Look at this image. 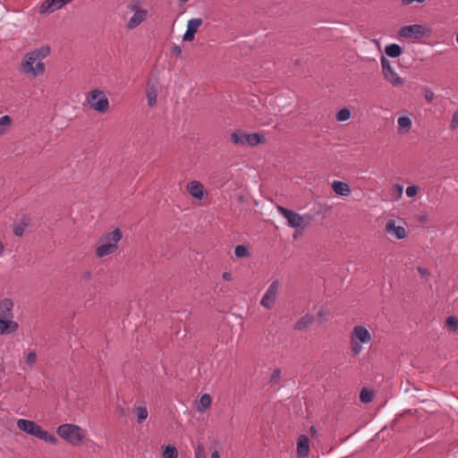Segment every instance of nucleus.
Instances as JSON below:
<instances>
[{
    "mask_svg": "<svg viewBox=\"0 0 458 458\" xmlns=\"http://www.w3.org/2000/svg\"><path fill=\"white\" fill-rule=\"evenodd\" d=\"M50 53L47 46H43L26 54L21 62L22 72L34 77L39 76L45 72V65L42 60Z\"/></svg>",
    "mask_w": 458,
    "mask_h": 458,
    "instance_id": "nucleus-1",
    "label": "nucleus"
},
{
    "mask_svg": "<svg viewBox=\"0 0 458 458\" xmlns=\"http://www.w3.org/2000/svg\"><path fill=\"white\" fill-rule=\"evenodd\" d=\"M17 428L28 435L33 436L40 440L52 445H57L58 439L48 431L43 429L33 420L19 419L16 422Z\"/></svg>",
    "mask_w": 458,
    "mask_h": 458,
    "instance_id": "nucleus-2",
    "label": "nucleus"
},
{
    "mask_svg": "<svg viewBox=\"0 0 458 458\" xmlns=\"http://www.w3.org/2000/svg\"><path fill=\"white\" fill-rule=\"evenodd\" d=\"M122 237L123 234L119 228L105 233L99 240V245L96 249V256L104 258L114 253L118 249V242Z\"/></svg>",
    "mask_w": 458,
    "mask_h": 458,
    "instance_id": "nucleus-3",
    "label": "nucleus"
},
{
    "mask_svg": "<svg viewBox=\"0 0 458 458\" xmlns=\"http://www.w3.org/2000/svg\"><path fill=\"white\" fill-rule=\"evenodd\" d=\"M372 342L370 332L361 325L355 326L350 335V346L354 356L360 354L364 344Z\"/></svg>",
    "mask_w": 458,
    "mask_h": 458,
    "instance_id": "nucleus-4",
    "label": "nucleus"
},
{
    "mask_svg": "<svg viewBox=\"0 0 458 458\" xmlns=\"http://www.w3.org/2000/svg\"><path fill=\"white\" fill-rule=\"evenodd\" d=\"M57 435L73 446H79L86 437V431L75 424H63L56 428Z\"/></svg>",
    "mask_w": 458,
    "mask_h": 458,
    "instance_id": "nucleus-5",
    "label": "nucleus"
},
{
    "mask_svg": "<svg viewBox=\"0 0 458 458\" xmlns=\"http://www.w3.org/2000/svg\"><path fill=\"white\" fill-rule=\"evenodd\" d=\"M86 102L92 110L100 114L106 112L110 107L106 93L98 89H92L87 94Z\"/></svg>",
    "mask_w": 458,
    "mask_h": 458,
    "instance_id": "nucleus-6",
    "label": "nucleus"
},
{
    "mask_svg": "<svg viewBox=\"0 0 458 458\" xmlns=\"http://www.w3.org/2000/svg\"><path fill=\"white\" fill-rule=\"evenodd\" d=\"M126 9L128 12L132 13V16L126 24L128 30L135 29L147 19L148 11L141 7L138 0H131L127 4Z\"/></svg>",
    "mask_w": 458,
    "mask_h": 458,
    "instance_id": "nucleus-7",
    "label": "nucleus"
},
{
    "mask_svg": "<svg viewBox=\"0 0 458 458\" xmlns=\"http://www.w3.org/2000/svg\"><path fill=\"white\" fill-rule=\"evenodd\" d=\"M430 29L422 24H411L402 26L398 34L400 37L411 39H420L430 35Z\"/></svg>",
    "mask_w": 458,
    "mask_h": 458,
    "instance_id": "nucleus-8",
    "label": "nucleus"
},
{
    "mask_svg": "<svg viewBox=\"0 0 458 458\" xmlns=\"http://www.w3.org/2000/svg\"><path fill=\"white\" fill-rule=\"evenodd\" d=\"M380 62L384 78L394 87L403 85L404 81L399 76L395 69L392 66L390 61L382 55Z\"/></svg>",
    "mask_w": 458,
    "mask_h": 458,
    "instance_id": "nucleus-9",
    "label": "nucleus"
},
{
    "mask_svg": "<svg viewBox=\"0 0 458 458\" xmlns=\"http://www.w3.org/2000/svg\"><path fill=\"white\" fill-rule=\"evenodd\" d=\"M400 219L391 218L386 221L385 230L387 234L397 239L403 240L406 237L407 232Z\"/></svg>",
    "mask_w": 458,
    "mask_h": 458,
    "instance_id": "nucleus-10",
    "label": "nucleus"
},
{
    "mask_svg": "<svg viewBox=\"0 0 458 458\" xmlns=\"http://www.w3.org/2000/svg\"><path fill=\"white\" fill-rule=\"evenodd\" d=\"M276 210L286 220L289 227L299 228L302 225L303 217L297 212L279 205L276 206Z\"/></svg>",
    "mask_w": 458,
    "mask_h": 458,
    "instance_id": "nucleus-11",
    "label": "nucleus"
},
{
    "mask_svg": "<svg viewBox=\"0 0 458 458\" xmlns=\"http://www.w3.org/2000/svg\"><path fill=\"white\" fill-rule=\"evenodd\" d=\"M279 286L280 283L278 280H275L269 284L260 301L261 306L266 309H271L274 306L277 297Z\"/></svg>",
    "mask_w": 458,
    "mask_h": 458,
    "instance_id": "nucleus-12",
    "label": "nucleus"
},
{
    "mask_svg": "<svg viewBox=\"0 0 458 458\" xmlns=\"http://www.w3.org/2000/svg\"><path fill=\"white\" fill-rule=\"evenodd\" d=\"M72 0H45L39 8V13H52L55 11L61 9L65 4L71 3Z\"/></svg>",
    "mask_w": 458,
    "mask_h": 458,
    "instance_id": "nucleus-13",
    "label": "nucleus"
},
{
    "mask_svg": "<svg viewBox=\"0 0 458 458\" xmlns=\"http://www.w3.org/2000/svg\"><path fill=\"white\" fill-rule=\"evenodd\" d=\"M202 23L203 21L201 18H193L189 20L187 22V30L183 34V40L192 41L194 39L195 33Z\"/></svg>",
    "mask_w": 458,
    "mask_h": 458,
    "instance_id": "nucleus-14",
    "label": "nucleus"
},
{
    "mask_svg": "<svg viewBox=\"0 0 458 458\" xmlns=\"http://www.w3.org/2000/svg\"><path fill=\"white\" fill-rule=\"evenodd\" d=\"M19 328V324L13 318L0 319V335H10Z\"/></svg>",
    "mask_w": 458,
    "mask_h": 458,
    "instance_id": "nucleus-15",
    "label": "nucleus"
},
{
    "mask_svg": "<svg viewBox=\"0 0 458 458\" xmlns=\"http://www.w3.org/2000/svg\"><path fill=\"white\" fill-rule=\"evenodd\" d=\"M13 307L14 303L13 301L9 299L5 298L0 301V319H5V318H13Z\"/></svg>",
    "mask_w": 458,
    "mask_h": 458,
    "instance_id": "nucleus-16",
    "label": "nucleus"
},
{
    "mask_svg": "<svg viewBox=\"0 0 458 458\" xmlns=\"http://www.w3.org/2000/svg\"><path fill=\"white\" fill-rule=\"evenodd\" d=\"M310 452V439L306 435L299 436L297 439V455L299 458H306Z\"/></svg>",
    "mask_w": 458,
    "mask_h": 458,
    "instance_id": "nucleus-17",
    "label": "nucleus"
},
{
    "mask_svg": "<svg viewBox=\"0 0 458 458\" xmlns=\"http://www.w3.org/2000/svg\"><path fill=\"white\" fill-rule=\"evenodd\" d=\"M187 191L190 195L197 199L204 197V187L199 181H191L187 185Z\"/></svg>",
    "mask_w": 458,
    "mask_h": 458,
    "instance_id": "nucleus-18",
    "label": "nucleus"
},
{
    "mask_svg": "<svg viewBox=\"0 0 458 458\" xmlns=\"http://www.w3.org/2000/svg\"><path fill=\"white\" fill-rule=\"evenodd\" d=\"M332 188L336 194L341 196H348L351 193L350 186L341 181H334L332 182Z\"/></svg>",
    "mask_w": 458,
    "mask_h": 458,
    "instance_id": "nucleus-19",
    "label": "nucleus"
},
{
    "mask_svg": "<svg viewBox=\"0 0 458 458\" xmlns=\"http://www.w3.org/2000/svg\"><path fill=\"white\" fill-rule=\"evenodd\" d=\"M385 53L389 57L396 58L403 54V48L398 44L391 43L385 47Z\"/></svg>",
    "mask_w": 458,
    "mask_h": 458,
    "instance_id": "nucleus-20",
    "label": "nucleus"
},
{
    "mask_svg": "<svg viewBox=\"0 0 458 458\" xmlns=\"http://www.w3.org/2000/svg\"><path fill=\"white\" fill-rule=\"evenodd\" d=\"M211 404V397L208 394H203L199 400L197 404V411L199 412H205Z\"/></svg>",
    "mask_w": 458,
    "mask_h": 458,
    "instance_id": "nucleus-21",
    "label": "nucleus"
},
{
    "mask_svg": "<svg viewBox=\"0 0 458 458\" xmlns=\"http://www.w3.org/2000/svg\"><path fill=\"white\" fill-rule=\"evenodd\" d=\"M133 412L136 415L137 422L141 424L148 415V411L146 406L136 405L133 409Z\"/></svg>",
    "mask_w": 458,
    "mask_h": 458,
    "instance_id": "nucleus-22",
    "label": "nucleus"
},
{
    "mask_svg": "<svg viewBox=\"0 0 458 458\" xmlns=\"http://www.w3.org/2000/svg\"><path fill=\"white\" fill-rule=\"evenodd\" d=\"M146 97H147L148 105L149 106H153L156 105L157 99V89L154 85L148 86Z\"/></svg>",
    "mask_w": 458,
    "mask_h": 458,
    "instance_id": "nucleus-23",
    "label": "nucleus"
},
{
    "mask_svg": "<svg viewBox=\"0 0 458 458\" xmlns=\"http://www.w3.org/2000/svg\"><path fill=\"white\" fill-rule=\"evenodd\" d=\"M314 321V317L311 314L304 315L300 320H298L294 326L297 330H303L309 327Z\"/></svg>",
    "mask_w": 458,
    "mask_h": 458,
    "instance_id": "nucleus-24",
    "label": "nucleus"
},
{
    "mask_svg": "<svg viewBox=\"0 0 458 458\" xmlns=\"http://www.w3.org/2000/svg\"><path fill=\"white\" fill-rule=\"evenodd\" d=\"M13 120L11 116L4 114L0 117V136L6 133L12 126Z\"/></svg>",
    "mask_w": 458,
    "mask_h": 458,
    "instance_id": "nucleus-25",
    "label": "nucleus"
},
{
    "mask_svg": "<svg viewBox=\"0 0 458 458\" xmlns=\"http://www.w3.org/2000/svg\"><path fill=\"white\" fill-rule=\"evenodd\" d=\"M398 127L400 131L403 132H407L411 130L412 122L411 119L408 116H401L397 120Z\"/></svg>",
    "mask_w": 458,
    "mask_h": 458,
    "instance_id": "nucleus-26",
    "label": "nucleus"
},
{
    "mask_svg": "<svg viewBox=\"0 0 458 458\" xmlns=\"http://www.w3.org/2000/svg\"><path fill=\"white\" fill-rule=\"evenodd\" d=\"M163 458H178V450L173 445H167L163 446L162 452Z\"/></svg>",
    "mask_w": 458,
    "mask_h": 458,
    "instance_id": "nucleus-27",
    "label": "nucleus"
},
{
    "mask_svg": "<svg viewBox=\"0 0 458 458\" xmlns=\"http://www.w3.org/2000/svg\"><path fill=\"white\" fill-rule=\"evenodd\" d=\"M247 133L242 131H236L231 134L232 141L236 145L246 144Z\"/></svg>",
    "mask_w": 458,
    "mask_h": 458,
    "instance_id": "nucleus-28",
    "label": "nucleus"
},
{
    "mask_svg": "<svg viewBox=\"0 0 458 458\" xmlns=\"http://www.w3.org/2000/svg\"><path fill=\"white\" fill-rule=\"evenodd\" d=\"M262 142V136L259 133H247L246 144L250 146H256Z\"/></svg>",
    "mask_w": 458,
    "mask_h": 458,
    "instance_id": "nucleus-29",
    "label": "nucleus"
},
{
    "mask_svg": "<svg viewBox=\"0 0 458 458\" xmlns=\"http://www.w3.org/2000/svg\"><path fill=\"white\" fill-rule=\"evenodd\" d=\"M374 398V393L371 390L363 388L360 394V399L364 403H370Z\"/></svg>",
    "mask_w": 458,
    "mask_h": 458,
    "instance_id": "nucleus-30",
    "label": "nucleus"
},
{
    "mask_svg": "<svg viewBox=\"0 0 458 458\" xmlns=\"http://www.w3.org/2000/svg\"><path fill=\"white\" fill-rule=\"evenodd\" d=\"M350 117L351 112L348 108L345 107L340 109L335 114V118L338 122L347 121L348 119H350Z\"/></svg>",
    "mask_w": 458,
    "mask_h": 458,
    "instance_id": "nucleus-31",
    "label": "nucleus"
},
{
    "mask_svg": "<svg viewBox=\"0 0 458 458\" xmlns=\"http://www.w3.org/2000/svg\"><path fill=\"white\" fill-rule=\"evenodd\" d=\"M234 255L237 258H245L250 256V252L247 246L241 244L234 248Z\"/></svg>",
    "mask_w": 458,
    "mask_h": 458,
    "instance_id": "nucleus-32",
    "label": "nucleus"
},
{
    "mask_svg": "<svg viewBox=\"0 0 458 458\" xmlns=\"http://www.w3.org/2000/svg\"><path fill=\"white\" fill-rule=\"evenodd\" d=\"M445 325L452 331L458 330V318L455 316L447 317L445 319Z\"/></svg>",
    "mask_w": 458,
    "mask_h": 458,
    "instance_id": "nucleus-33",
    "label": "nucleus"
},
{
    "mask_svg": "<svg viewBox=\"0 0 458 458\" xmlns=\"http://www.w3.org/2000/svg\"><path fill=\"white\" fill-rule=\"evenodd\" d=\"M37 360V353L34 352V351H30L28 352V354L26 355V358H25V362L32 367L35 362Z\"/></svg>",
    "mask_w": 458,
    "mask_h": 458,
    "instance_id": "nucleus-34",
    "label": "nucleus"
},
{
    "mask_svg": "<svg viewBox=\"0 0 458 458\" xmlns=\"http://www.w3.org/2000/svg\"><path fill=\"white\" fill-rule=\"evenodd\" d=\"M405 192H406L407 197L412 198V197L417 195V193H418V187L415 186V185H409L406 188Z\"/></svg>",
    "mask_w": 458,
    "mask_h": 458,
    "instance_id": "nucleus-35",
    "label": "nucleus"
},
{
    "mask_svg": "<svg viewBox=\"0 0 458 458\" xmlns=\"http://www.w3.org/2000/svg\"><path fill=\"white\" fill-rule=\"evenodd\" d=\"M280 377H281V371H280V369H276L272 372L270 381L271 382H278V380L280 379Z\"/></svg>",
    "mask_w": 458,
    "mask_h": 458,
    "instance_id": "nucleus-36",
    "label": "nucleus"
},
{
    "mask_svg": "<svg viewBox=\"0 0 458 458\" xmlns=\"http://www.w3.org/2000/svg\"><path fill=\"white\" fill-rule=\"evenodd\" d=\"M458 127V110L454 112L451 121V128L456 129Z\"/></svg>",
    "mask_w": 458,
    "mask_h": 458,
    "instance_id": "nucleus-37",
    "label": "nucleus"
},
{
    "mask_svg": "<svg viewBox=\"0 0 458 458\" xmlns=\"http://www.w3.org/2000/svg\"><path fill=\"white\" fill-rule=\"evenodd\" d=\"M435 98V94L432 90L427 89L425 92V98L428 102H432Z\"/></svg>",
    "mask_w": 458,
    "mask_h": 458,
    "instance_id": "nucleus-38",
    "label": "nucleus"
},
{
    "mask_svg": "<svg viewBox=\"0 0 458 458\" xmlns=\"http://www.w3.org/2000/svg\"><path fill=\"white\" fill-rule=\"evenodd\" d=\"M195 458H206L203 448L201 446H198L195 452Z\"/></svg>",
    "mask_w": 458,
    "mask_h": 458,
    "instance_id": "nucleus-39",
    "label": "nucleus"
},
{
    "mask_svg": "<svg viewBox=\"0 0 458 458\" xmlns=\"http://www.w3.org/2000/svg\"><path fill=\"white\" fill-rule=\"evenodd\" d=\"M425 1L426 0H402V4L403 5H409V4H411L414 3V2L421 4V3H424Z\"/></svg>",
    "mask_w": 458,
    "mask_h": 458,
    "instance_id": "nucleus-40",
    "label": "nucleus"
},
{
    "mask_svg": "<svg viewBox=\"0 0 458 458\" xmlns=\"http://www.w3.org/2000/svg\"><path fill=\"white\" fill-rule=\"evenodd\" d=\"M172 52L176 55H181L182 53V48L180 46H174L173 48H172Z\"/></svg>",
    "mask_w": 458,
    "mask_h": 458,
    "instance_id": "nucleus-41",
    "label": "nucleus"
},
{
    "mask_svg": "<svg viewBox=\"0 0 458 458\" xmlns=\"http://www.w3.org/2000/svg\"><path fill=\"white\" fill-rule=\"evenodd\" d=\"M418 272H419V273L420 274V276H423V277H424V276H426L427 275H428V270H427L426 268H424V267H418Z\"/></svg>",
    "mask_w": 458,
    "mask_h": 458,
    "instance_id": "nucleus-42",
    "label": "nucleus"
},
{
    "mask_svg": "<svg viewBox=\"0 0 458 458\" xmlns=\"http://www.w3.org/2000/svg\"><path fill=\"white\" fill-rule=\"evenodd\" d=\"M222 277L225 281H230L232 279V275L229 272H224Z\"/></svg>",
    "mask_w": 458,
    "mask_h": 458,
    "instance_id": "nucleus-43",
    "label": "nucleus"
},
{
    "mask_svg": "<svg viewBox=\"0 0 458 458\" xmlns=\"http://www.w3.org/2000/svg\"><path fill=\"white\" fill-rule=\"evenodd\" d=\"M14 233H15V234H16V235H18V236H21V235H22V233H23V230H22V228L16 227V228L14 229Z\"/></svg>",
    "mask_w": 458,
    "mask_h": 458,
    "instance_id": "nucleus-44",
    "label": "nucleus"
},
{
    "mask_svg": "<svg viewBox=\"0 0 458 458\" xmlns=\"http://www.w3.org/2000/svg\"><path fill=\"white\" fill-rule=\"evenodd\" d=\"M327 314V310L325 308H321L320 310L318 312V315L319 317H324Z\"/></svg>",
    "mask_w": 458,
    "mask_h": 458,
    "instance_id": "nucleus-45",
    "label": "nucleus"
},
{
    "mask_svg": "<svg viewBox=\"0 0 458 458\" xmlns=\"http://www.w3.org/2000/svg\"><path fill=\"white\" fill-rule=\"evenodd\" d=\"M211 458H220L219 453L217 451L212 452Z\"/></svg>",
    "mask_w": 458,
    "mask_h": 458,
    "instance_id": "nucleus-46",
    "label": "nucleus"
},
{
    "mask_svg": "<svg viewBox=\"0 0 458 458\" xmlns=\"http://www.w3.org/2000/svg\"><path fill=\"white\" fill-rule=\"evenodd\" d=\"M396 188H397L398 194L401 196L403 194V186L397 184Z\"/></svg>",
    "mask_w": 458,
    "mask_h": 458,
    "instance_id": "nucleus-47",
    "label": "nucleus"
},
{
    "mask_svg": "<svg viewBox=\"0 0 458 458\" xmlns=\"http://www.w3.org/2000/svg\"><path fill=\"white\" fill-rule=\"evenodd\" d=\"M310 433H311L312 436H316L317 435L318 431H317V429H316V428L314 426L310 427Z\"/></svg>",
    "mask_w": 458,
    "mask_h": 458,
    "instance_id": "nucleus-48",
    "label": "nucleus"
},
{
    "mask_svg": "<svg viewBox=\"0 0 458 458\" xmlns=\"http://www.w3.org/2000/svg\"><path fill=\"white\" fill-rule=\"evenodd\" d=\"M456 42L458 44V33L456 34Z\"/></svg>",
    "mask_w": 458,
    "mask_h": 458,
    "instance_id": "nucleus-49",
    "label": "nucleus"
}]
</instances>
